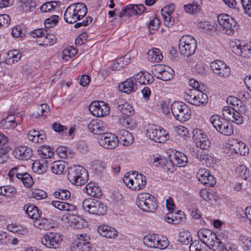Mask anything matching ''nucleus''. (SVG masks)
Listing matches in <instances>:
<instances>
[{"instance_id":"26","label":"nucleus","mask_w":251,"mask_h":251,"mask_svg":"<svg viewBox=\"0 0 251 251\" xmlns=\"http://www.w3.org/2000/svg\"><path fill=\"white\" fill-rule=\"evenodd\" d=\"M133 78H129L124 82L121 83L119 85V90L125 93L130 94L137 89V85L134 82Z\"/></svg>"},{"instance_id":"64","label":"nucleus","mask_w":251,"mask_h":251,"mask_svg":"<svg viewBox=\"0 0 251 251\" xmlns=\"http://www.w3.org/2000/svg\"><path fill=\"white\" fill-rule=\"evenodd\" d=\"M184 217V213L181 211H178L173 213L174 224H177L180 223Z\"/></svg>"},{"instance_id":"27","label":"nucleus","mask_w":251,"mask_h":251,"mask_svg":"<svg viewBox=\"0 0 251 251\" xmlns=\"http://www.w3.org/2000/svg\"><path fill=\"white\" fill-rule=\"evenodd\" d=\"M39 40H37V43L40 46L47 47L51 46L56 42L57 38L55 34L50 33L46 31L44 36Z\"/></svg>"},{"instance_id":"60","label":"nucleus","mask_w":251,"mask_h":251,"mask_svg":"<svg viewBox=\"0 0 251 251\" xmlns=\"http://www.w3.org/2000/svg\"><path fill=\"white\" fill-rule=\"evenodd\" d=\"M59 17L56 15H52L50 17L47 19L45 21V25L46 27L50 28L58 22Z\"/></svg>"},{"instance_id":"31","label":"nucleus","mask_w":251,"mask_h":251,"mask_svg":"<svg viewBox=\"0 0 251 251\" xmlns=\"http://www.w3.org/2000/svg\"><path fill=\"white\" fill-rule=\"evenodd\" d=\"M117 109L123 114L127 116H130L133 114V107L128 102L125 101L123 100H119L117 101Z\"/></svg>"},{"instance_id":"37","label":"nucleus","mask_w":251,"mask_h":251,"mask_svg":"<svg viewBox=\"0 0 251 251\" xmlns=\"http://www.w3.org/2000/svg\"><path fill=\"white\" fill-rule=\"evenodd\" d=\"M129 55L126 54L119 59H117L116 62L111 64V69L113 70L118 71L125 67L130 63Z\"/></svg>"},{"instance_id":"61","label":"nucleus","mask_w":251,"mask_h":251,"mask_svg":"<svg viewBox=\"0 0 251 251\" xmlns=\"http://www.w3.org/2000/svg\"><path fill=\"white\" fill-rule=\"evenodd\" d=\"M241 3L245 13L251 17V1L250 0H241Z\"/></svg>"},{"instance_id":"55","label":"nucleus","mask_w":251,"mask_h":251,"mask_svg":"<svg viewBox=\"0 0 251 251\" xmlns=\"http://www.w3.org/2000/svg\"><path fill=\"white\" fill-rule=\"evenodd\" d=\"M39 110L41 112V114L39 113H37V114L33 113L32 114V116L36 118L39 117L40 116L46 118L47 115L50 112L49 106L46 103L42 104L39 107Z\"/></svg>"},{"instance_id":"24","label":"nucleus","mask_w":251,"mask_h":251,"mask_svg":"<svg viewBox=\"0 0 251 251\" xmlns=\"http://www.w3.org/2000/svg\"><path fill=\"white\" fill-rule=\"evenodd\" d=\"M202 3V0H193L192 3L183 5V10L188 14L196 15L201 12Z\"/></svg>"},{"instance_id":"4","label":"nucleus","mask_w":251,"mask_h":251,"mask_svg":"<svg viewBox=\"0 0 251 251\" xmlns=\"http://www.w3.org/2000/svg\"><path fill=\"white\" fill-rule=\"evenodd\" d=\"M67 178L72 184L80 186L87 182L88 173L83 167L75 166L69 170Z\"/></svg>"},{"instance_id":"43","label":"nucleus","mask_w":251,"mask_h":251,"mask_svg":"<svg viewBox=\"0 0 251 251\" xmlns=\"http://www.w3.org/2000/svg\"><path fill=\"white\" fill-rule=\"evenodd\" d=\"M42 162L36 161L33 163L32 169L34 172L38 174H42L45 173L48 168L46 160H42Z\"/></svg>"},{"instance_id":"5","label":"nucleus","mask_w":251,"mask_h":251,"mask_svg":"<svg viewBox=\"0 0 251 251\" xmlns=\"http://www.w3.org/2000/svg\"><path fill=\"white\" fill-rule=\"evenodd\" d=\"M136 203L142 210L148 212H154L157 207L155 198L147 193H142L138 195Z\"/></svg>"},{"instance_id":"11","label":"nucleus","mask_w":251,"mask_h":251,"mask_svg":"<svg viewBox=\"0 0 251 251\" xmlns=\"http://www.w3.org/2000/svg\"><path fill=\"white\" fill-rule=\"evenodd\" d=\"M197 47V41L191 36H183L179 40V50L181 54L191 56L195 53Z\"/></svg>"},{"instance_id":"7","label":"nucleus","mask_w":251,"mask_h":251,"mask_svg":"<svg viewBox=\"0 0 251 251\" xmlns=\"http://www.w3.org/2000/svg\"><path fill=\"white\" fill-rule=\"evenodd\" d=\"M171 109L175 118L180 122H185L190 118V109L182 101L174 102L171 105Z\"/></svg>"},{"instance_id":"29","label":"nucleus","mask_w":251,"mask_h":251,"mask_svg":"<svg viewBox=\"0 0 251 251\" xmlns=\"http://www.w3.org/2000/svg\"><path fill=\"white\" fill-rule=\"evenodd\" d=\"M98 231L101 236L108 238H115L118 235V232L115 228L106 225L99 226Z\"/></svg>"},{"instance_id":"63","label":"nucleus","mask_w":251,"mask_h":251,"mask_svg":"<svg viewBox=\"0 0 251 251\" xmlns=\"http://www.w3.org/2000/svg\"><path fill=\"white\" fill-rule=\"evenodd\" d=\"M10 23V17L7 14L0 15V27L8 26Z\"/></svg>"},{"instance_id":"39","label":"nucleus","mask_w":251,"mask_h":251,"mask_svg":"<svg viewBox=\"0 0 251 251\" xmlns=\"http://www.w3.org/2000/svg\"><path fill=\"white\" fill-rule=\"evenodd\" d=\"M18 125L15 118L13 116H8L0 122V127L4 129H13Z\"/></svg>"},{"instance_id":"44","label":"nucleus","mask_w":251,"mask_h":251,"mask_svg":"<svg viewBox=\"0 0 251 251\" xmlns=\"http://www.w3.org/2000/svg\"><path fill=\"white\" fill-rule=\"evenodd\" d=\"M177 240L183 245H188L192 241V236L191 233L185 230L179 233Z\"/></svg>"},{"instance_id":"51","label":"nucleus","mask_w":251,"mask_h":251,"mask_svg":"<svg viewBox=\"0 0 251 251\" xmlns=\"http://www.w3.org/2000/svg\"><path fill=\"white\" fill-rule=\"evenodd\" d=\"M236 173L241 178L244 180L248 179L250 176L249 171L243 165H241L236 168Z\"/></svg>"},{"instance_id":"45","label":"nucleus","mask_w":251,"mask_h":251,"mask_svg":"<svg viewBox=\"0 0 251 251\" xmlns=\"http://www.w3.org/2000/svg\"><path fill=\"white\" fill-rule=\"evenodd\" d=\"M26 213L29 217L35 220L39 219L41 215V213L37 207L33 205L28 206L25 210Z\"/></svg>"},{"instance_id":"52","label":"nucleus","mask_w":251,"mask_h":251,"mask_svg":"<svg viewBox=\"0 0 251 251\" xmlns=\"http://www.w3.org/2000/svg\"><path fill=\"white\" fill-rule=\"evenodd\" d=\"M53 195L56 198L62 200H67L70 197L71 193L67 189H59L55 191Z\"/></svg>"},{"instance_id":"22","label":"nucleus","mask_w":251,"mask_h":251,"mask_svg":"<svg viewBox=\"0 0 251 251\" xmlns=\"http://www.w3.org/2000/svg\"><path fill=\"white\" fill-rule=\"evenodd\" d=\"M88 128L91 132L99 135V136L107 131L106 124L100 120L92 121L88 125Z\"/></svg>"},{"instance_id":"6","label":"nucleus","mask_w":251,"mask_h":251,"mask_svg":"<svg viewBox=\"0 0 251 251\" xmlns=\"http://www.w3.org/2000/svg\"><path fill=\"white\" fill-rule=\"evenodd\" d=\"M185 100L196 106H204L208 102V97L201 90L189 89L184 94Z\"/></svg>"},{"instance_id":"9","label":"nucleus","mask_w":251,"mask_h":251,"mask_svg":"<svg viewBox=\"0 0 251 251\" xmlns=\"http://www.w3.org/2000/svg\"><path fill=\"white\" fill-rule=\"evenodd\" d=\"M218 22L220 25V30L227 35H232L237 28V23L230 16L222 14L217 17Z\"/></svg>"},{"instance_id":"2","label":"nucleus","mask_w":251,"mask_h":251,"mask_svg":"<svg viewBox=\"0 0 251 251\" xmlns=\"http://www.w3.org/2000/svg\"><path fill=\"white\" fill-rule=\"evenodd\" d=\"M199 239L210 249L214 251H221L223 248L222 243L217 237L216 234L207 229H201L197 232Z\"/></svg>"},{"instance_id":"54","label":"nucleus","mask_w":251,"mask_h":251,"mask_svg":"<svg viewBox=\"0 0 251 251\" xmlns=\"http://www.w3.org/2000/svg\"><path fill=\"white\" fill-rule=\"evenodd\" d=\"M15 192V188L10 186L0 187V195L9 197L11 194H14Z\"/></svg>"},{"instance_id":"40","label":"nucleus","mask_w":251,"mask_h":251,"mask_svg":"<svg viewBox=\"0 0 251 251\" xmlns=\"http://www.w3.org/2000/svg\"><path fill=\"white\" fill-rule=\"evenodd\" d=\"M22 54L20 50H13L9 51L7 53V63L9 64L18 62L21 58Z\"/></svg>"},{"instance_id":"12","label":"nucleus","mask_w":251,"mask_h":251,"mask_svg":"<svg viewBox=\"0 0 251 251\" xmlns=\"http://www.w3.org/2000/svg\"><path fill=\"white\" fill-rule=\"evenodd\" d=\"M147 135L150 139L159 143L165 142L168 138L165 130L154 125H150L147 126Z\"/></svg>"},{"instance_id":"49","label":"nucleus","mask_w":251,"mask_h":251,"mask_svg":"<svg viewBox=\"0 0 251 251\" xmlns=\"http://www.w3.org/2000/svg\"><path fill=\"white\" fill-rule=\"evenodd\" d=\"M77 53V50L71 46L64 50L62 52V58L63 60L68 61Z\"/></svg>"},{"instance_id":"34","label":"nucleus","mask_w":251,"mask_h":251,"mask_svg":"<svg viewBox=\"0 0 251 251\" xmlns=\"http://www.w3.org/2000/svg\"><path fill=\"white\" fill-rule=\"evenodd\" d=\"M28 139L34 143L42 144L44 143L46 137L42 132L40 133L37 130H31L28 133Z\"/></svg>"},{"instance_id":"18","label":"nucleus","mask_w":251,"mask_h":251,"mask_svg":"<svg viewBox=\"0 0 251 251\" xmlns=\"http://www.w3.org/2000/svg\"><path fill=\"white\" fill-rule=\"evenodd\" d=\"M193 138L197 147L204 150H208L210 148L211 142L201 129L195 128L193 131Z\"/></svg>"},{"instance_id":"59","label":"nucleus","mask_w":251,"mask_h":251,"mask_svg":"<svg viewBox=\"0 0 251 251\" xmlns=\"http://www.w3.org/2000/svg\"><path fill=\"white\" fill-rule=\"evenodd\" d=\"M31 197L36 200L45 199L47 194L44 191L40 189H36L32 191Z\"/></svg>"},{"instance_id":"58","label":"nucleus","mask_w":251,"mask_h":251,"mask_svg":"<svg viewBox=\"0 0 251 251\" xmlns=\"http://www.w3.org/2000/svg\"><path fill=\"white\" fill-rule=\"evenodd\" d=\"M189 250L190 251H208L205 247H201V245L198 241H194L191 244Z\"/></svg>"},{"instance_id":"46","label":"nucleus","mask_w":251,"mask_h":251,"mask_svg":"<svg viewBox=\"0 0 251 251\" xmlns=\"http://www.w3.org/2000/svg\"><path fill=\"white\" fill-rule=\"evenodd\" d=\"M34 226L41 229H48L52 227L48 219L46 218L38 219L34 221Z\"/></svg>"},{"instance_id":"19","label":"nucleus","mask_w":251,"mask_h":251,"mask_svg":"<svg viewBox=\"0 0 251 251\" xmlns=\"http://www.w3.org/2000/svg\"><path fill=\"white\" fill-rule=\"evenodd\" d=\"M77 241L71 246L72 251H90L91 244L90 237L87 234L77 235Z\"/></svg>"},{"instance_id":"53","label":"nucleus","mask_w":251,"mask_h":251,"mask_svg":"<svg viewBox=\"0 0 251 251\" xmlns=\"http://www.w3.org/2000/svg\"><path fill=\"white\" fill-rule=\"evenodd\" d=\"M230 70L229 67L225 63L222 66L221 69L216 74L220 77L226 78L230 75Z\"/></svg>"},{"instance_id":"16","label":"nucleus","mask_w":251,"mask_h":251,"mask_svg":"<svg viewBox=\"0 0 251 251\" xmlns=\"http://www.w3.org/2000/svg\"><path fill=\"white\" fill-rule=\"evenodd\" d=\"M97 139L100 146L110 150L115 148L119 142L118 137L116 135L107 132L98 137Z\"/></svg>"},{"instance_id":"42","label":"nucleus","mask_w":251,"mask_h":251,"mask_svg":"<svg viewBox=\"0 0 251 251\" xmlns=\"http://www.w3.org/2000/svg\"><path fill=\"white\" fill-rule=\"evenodd\" d=\"M37 152L40 157L44 159L50 158L54 155L51 149L47 146H40L37 150Z\"/></svg>"},{"instance_id":"14","label":"nucleus","mask_w":251,"mask_h":251,"mask_svg":"<svg viewBox=\"0 0 251 251\" xmlns=\"http://www.w3.org/2000/svg\"><path fill=\"white\" fill-rule=\"evenodd\" d=\"M63 241L62 235L58 232H49L41 238V243L47 248L57 249Z\"/></svg>"},{"instance_id":"56","label":"nucleus","mask_w":251,"mask_h":251,"mask_svg":"<svg viewBox=\"0 0 251 251\" xmlns=\"http://www.w3.org/2000/svg\"><path fill=\"white\" fill-rule=\"evenodd\" d=\"M239 142L236 140L232 139L229 141L228 144L226 145V148H228L231 153H237V152H241L238 150Z\"/></svg>"},{"instance_id":"38","label":"nucleus","mask_w":251,"mask_h":251,"mask_svg":"<svg viewBox=\"0 0 251 251\" xmlns=\"http://www.w3.org/2000/svg\"><path fill=\"white\" fill-rule=\"evenodd\" d=\"M118 134L121 141L123 142L125 146L131 145L134 140L132 134L125 129H121L119 131Z\"/></svg>"},{"instance_id":"1","label":"nucleus","mask_w":251,"mask_h":251,"mask_svg":"<svg viewBox=\"0 0 251 251\" xmlns=\"http://www.w3.org/2000/svg\"><path fill=\"white\" fill-rule=\"evenodd\" d=\"M87 12V8L84 3H74L66 9L64 14V19L67 23L73 24L83 18Z\"/></svg>"},{"instance_id":"17","label":"nucleus","mask_w":251,"mask_h":251,"mask_svg":"<svg viewBox=\"0 0 251 251\" xmlns=\"http://www.w3.org/2000/svg\"><path fill=\"white\" fill-rule=\"evenodd\" d=\"M90 112L96 117H103L109 114L110 107L105 102L102 101H93L89 107Z\"/></svg>"},{"instance_id":"35","label":"nucleus","mask_w":251,"mask_h":251,"mask_svg":"<svg viewBox=\"0 0 251 251\" xmlns=\"http://www.w3.org/2000/svg\"><path fill=\"white\" fill-rule=\"evenodd\" d=\"M147 55L148 60L152 63H158L162 60L163 57L161 51L157 48L150 50Z\"/></svg>"},{"instance_id":"20","label":"nucleus","mask_w":251,"mask_h":251,"mask_svg":"<svg viewBox=\"0 0 251 251\" xmlns=\"http://www.w3.org/2000/svg\"><path fill=\"white\" fill-rule=\"evenodd\" d=\"M222 112L224 119L226 121H230L237 125H241L243 123V117L242 115L231 107H224Z\"/></svg>"},{"instance_id":"15","label":"nucleus","mask_w":251,"mask_h":251,"mask_svg":"<svg viewBox=\"0 0 251 251\" xmlns=\"http://www.w3.org/2000/svg\"><path fill=\"white\" fill-rule=\"evenodd\" d=\"M152 72L155 77L165 81L171 80L175 75L172 68L161 64L155 66Z\"/></svg>"},{"instance_id":"48","label":"nucleus","mask_w":251,"mask_h":251,"mask_svg":"<svg viewBox=\"0 0 251 251\" xmlns=\"http://www.w3.org/2000/svg\"><path fill=\"white\" fill-rule=\"evenodd\" d=\"M8 231L17 234L24 235L27 232V229L16 224H9L7 226Z\"/></svg>"},{"instance_id":"62","label":"nucleus","mask_w":251,"mask_h":251,"mask_svg":"<svg viewBox=\"0 0 251 251\" xmlns=\"http://www.w3.org/2000/svg\"><path fill=\"white\" fill-rule=\"evenodd\" d=\"M224 63V62L221 60H216L211 63L210 67L213 72L216 74L221 69Z\"/></svg>"},{"instance_id":"32","label":"nucleus","mask_w":251,"mask_h":251,"mask_svg":"<svg viewBox=\"0 0 251 251\" xmlns=\"http://www.w3.org/2000/svg\"><path fill=\"white\" fill-rule=\"evenodd\" d=\"M86 193L90 196L100 198L102 196V191L95 183L90 182L85 186Z\"/></svg>"},{"instance_id":"3","label":"nucleus","mask_w":251,"mask_h":251,"mask_svg":"<svg viewBox=\"0 0 251 251\" xmlns=\"http://www.w3.org/2000/svg\"><path fill=\"white\" fill-rule=\"evenodd\" d=\"M123 181L128 188L135 191L142 189L147 183L146 176L136 171L126 173Z\"/></svg>"},{"instance_id":"21","label":"nucleus","mask_w":251,"mask_h":251,"mask_svg":"<svg viewBox=\"0 0 251 251\" xmlns=\"http://www.w3.org/2000/svg\"><path fill=\"white\" fill-rule=\"evenodd\" d=\"M197 177L200 182L207 186H212L216 183L214 176L205 169H200L197 173Z\"/></svg>"},{"instance_id":"41","label":"nucleus","mask_w":251,"mask_h":251,"mask_svg":"<svg viewBox=\"0 0 251 251\" xmlns=\"http://www.w3.org/2000/svg\"><path fill=\"white\" fill-rule=\"evenodd\" d=\"M66 168V163L63 160L54 161L51 164V171L53 173L60 175L64 173Z\"/></svg>"},{"instance_id":"10","label":"nucleus","mask_w":251,"mask_h":251,"mask_svg":"<svg viewBox=\"0 0 251 251\" xmlns=\"http://www.w3.org/2000/svg\"><path fill=\"white\" fill-rule=\"evenodd\" d=\"M82 206L85 211L94 215H104L106 211V207L103 203L91 198L85 199L82 202Z\"/></svg>"},{"instance_id":"13","label":"nucleus","mask_w":251,"mask_h":251,"mask_svg":"<svg viewBox=\"0 0 251 251\" xmlns=\"http://www.w3.org/2000/svg\"><path fill=\"white\" fill-rule=\"evenodd\" d=\"M145 245L151 248H158L160 250L166 249L169 246V242L166 238H160L157 234H149L143 239Z\"/></svg>"},{"instance_id":"28","label":"nucleus","mask_w":251,"mask_h":251,"mask_svg":"<svg viewBox=\"0 0 251 251\" xmlns=\"http://www.w3.org/2000/svg\"><path fill=\"white\" fill-rule=\"evenodd\" d=\"M207 150L200 149L196 154V157L202 164L207 167H210L213 162V158L208 153Z\"/></svg>"},{"instance_id":"36","label":"nucleus","mask_w":251,"mask_h":251,"mask_svg":"<svg viewBox=\"0 0 251 251\" xmlns=\"http://www.w3.org/2000/svg\"><path fill=\"white\" fill-rule=\"evenodd\" d=\"M25 167L23 165H18L12 168L8 173L10 179L12 181H16V178L19 177L21 175L26 174Z\"/></svg>"},{"instance_id":"30","label":"nucleus","mask_w":251,"mask_h":251,"mask_svg":"<svg viewBox=\"0 0 251 251\" xmlns=\"http://www.w3.org/2000/svg\"><path fill=\"white\" fill-rule=\"evenodd\" d=\"M133 78L142 85L149 84L153 81L152 76L150 74L145 72H140L134 75Z\"/></svg>"},{"instance_id":"25","label":"nucleus","mask_w":251,"mask_h":251,"mask_svg":"<svg viewBox=\"0 0 251 251\" xmlns=\"http://www.w3.org/2000/svg\"><path fill=\"white\" fill-rule=\"evenodd\" d=\"M15 158L20 160H28L32 156L31 150L26 146H22L16 148L13 151Z\"/></svg>"},{"instance_id":"33","label":"nucleus","mask_w":251,"mask_h":251,"mask_svg":"<svg viewBox=\"0 0 251 251\" xmlns=\"http://www.w3.org/2000/svg\"><path fill=\"white\" fill-rule=\"evenodd\" d=\"M172 162L178 167L185 166L188 162V159L186 156L183 153L179 151L176 152L173 158L172 159Z\"/></svg>"},{"instance_id":"23","label":"nucleus","mask_w":251,"mask_h":251,"mask_svg":"<svg viewBox=\"0 0 251 251\" xmlns=\"http://www.w3.org/2000/svg\"><path fill=\"white\" fill-rule=\"evenodd\" d=\"M231 42L230 45L232 46V51L238 55L244 57H248L251 54V47L250 45L245 44L244 45L240 44Z\"/></svg>"},{"instance_id":"50","label":"nucleus","mask_w":251,"mask_h":251,"mask_svg":"<svg viewBox=\"0 0 251 251\" xmlns=\"http://www.w3.org/2000/svg\"><path fill=\"white\" fill-rule=\"evenodd\" d=\"M151 162L155 167H163L166 165L167 161L159 155L152 156L150 158Z\"/></svg>"},{"instance_id":"8","label":"nucleus","mask_w":251,"mask_h":251,"mask_svg":"<svg viewBox=\"0 0 251 251\" xmlns=\"http://www.w3.org/2000/svg\"><path fill=\"white\" fill-rule=\"evenodd\" d=\"M209 120L216 130L221 134L226 136L233 134L232 125L221 116L217 114L213 115Z\"/></svg>"},{"instance_id":"57","label":"nucleus","mask_w":251,"mask_h":251,"mask_svg":"<svg viewBox=\"0 0 251 251\" xmlns=\"http://www.w3.org/2000/svg\"><path fill=\"white\" fill-rule=\"evenodd\" d=\"M56 5L57 3L56 2H48L41 6L40 10L42 12H49L53 10Z\"/></svg>"},{"instance_id":"47","label":"nucleus","mask_w":251,"mask_h":251,"mask_svg":"<svg viewBox=\"0 0 251 251\" xmlns=\"http://www.w3.org/2000/svg\"><path fill=\"white\" fill-rule=\"evenodd\" d=\"M135 15V7L133 4L127 5L119 13V17L121 18L125 16L131 17Z\"/></svg>"}]
</instances>
